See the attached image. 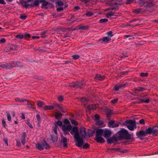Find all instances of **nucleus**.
<instances>
[{
	"instance_id": "10",
	"label": "nucleus",
	"mask_w": 158,
	"mask_h": 158,
	"mask_svg": "<svg viewBox=\"0 0 158 158\" xmlns=\"http://www.w3.org/2000/svg\"><path fill=\"white\" fill-rule=\"evenodd\" d=\"M152 134L156 135L158 132V125L154 127L152 129Z\"/></svg>"
},
{
	"instance_id": "22",
	"label": "nucleus",
	"mask_w": 158,
	"mask_h": 158,
	"mask_svg": "<svg viewBox=\"0 0 158 158\" xmlns=\"http://www.w3.org/2000/svg\"><path fill=\"white\" fill-rule=\"evenodd\" d=\"M102 40L105 42H108L111 40L109 36L105 37L102 39Z\"/></svg>"
},
{
	"instance_id": "14",
	"label": "nucleus",
	"mask_w": 158,
	"mask_h": 158,
	"mask_svg": "<svg viewBox=\"0 0 158 158\" xmlns=\"http://www.w3.org/2000/svg\"><path fill=\"white\" fill-rule=\"evenodd\" d=\"M43 108L45 110H51L54 108V106L52 105L45 106H44Z\"/></svg>"
},
{
	"instance_id": "13",
	"label": "nucleus",
	"mask_w": 158,
	"mask_h": 158,
	"mask_svg": "<svg viewBox=\"0 0 158 158\" xmlns=\"http://www.w3.org/2000/svg\"><path fill=\"white\" fill-rule=\"evenodd\" d=\"M96 124L101 127H104L105 126V124L102 120L97 121L96 122Z\"/></svg>"
},
{
	"instance_id": "37",
	"label": "nucleus",
	"mask_w": 158,
	"mask_h": 158,
	"mask_svg": "<svg viewBox=\"0 0 158 158\" xmlns=\"http://www.w3.org/2000/svg\"><path fill=\"white\" fill-rule=\"evenodd\" d=\"M7 118L8 121H10L11 120V118L10 115V114L9 113H7Z\"/></svg>"
},
{
	"instance_id": "55",
	"label": "nucleus",
	"mask_w": 158,
	"mask_h": 158,
	"mask_svg": "<svg viewBox=\"0 0 158 158\" xmlns=\"http://www.w3.org/2000/svg\"><path fill=\"white\" fill-rule=\"evenodd\" d=\"M5 41V40L4 39H2L0 40V42H4Z\"/></svg>"
},
{
	"instance_id": "58",
	"label": "nucleus",
	"mask_w": 158,
	"mask_h": 158,
	"mask_svg": "<svg viewBox=\"0 0 158 158\" xmlns=\"http://www.w3.org/2000/svg\"><path fill=\"white\" fill-rule=\"evenodd\" d=\"M75 8L76 9V10H78V9H79V6H76L75 7Z\"/></svg>"
},
{
	"instance_id": "29",
	"label": "nucleus",
	"mask_w": 158,
	"mask_h": 158,
	"mask_svg": "<svg viewBox=\"0 0 158 158\" xmlns=\"http://www.w3.org/2000/svg\"><path fill=\"white\" fill-rule=\"evenodd\" d=\"M15 100L16 101L19 102H23L26 101V100L23 99H20L18 98H15Z\"/></svg>"
},
{
	"instance_id": "42",
	"label": "nucleus",
	"mask_w": 158,
	"mask_h": 158,
	"mask_svg": "<svg viewBox=\"0 0 158 158\" xmlns=\"http://www.w3.org/2000/svg\"><path fill=\"white\" fill-rule=\"evenodd\" d=\"M118 101V98H115L113 100H111V102L112 103L114 104L116 103Z\"/></svg>"
},
{
	"instance_id": "40",
	"label": "nucleus",
	"mask_w": 158,
	"mask_h": 158,
	"mask_svg": "<svg viewBox=\"0 0 158 158\" xmlns=\"http://www.w3.org/2000/svg\"><path fill=\"white\" fill-rule=\"evenodd\" d=\"M86 15L88 16H90L93 15V13L92 12H88L86 13Z\"/></svg>"
},
{
	"instance_id": "60",
	"label": "nucleus",
	"mask_w": 158,
	"mask_h": 158,
	"mask_svg": "<svg viewBox=\"0 0 158 158\" xmlns=\"http://www.w3.org/2000/svg\"><path fill=\"white\" fill-rule=\"evenodd\" d=\"M22 118L24 119H25V116L24 115H23Z\"/></svg>"
},
{
	"instance_id": "11",
	"label": "nucleus",
	"mask_w": 158,
	"mask_h": 158,
	"mask_svg": "<svg viewBox=\"0 0 158 158\" xmlns=\"http://www.w3.org/2000/svg\"><path fill=\"white\" fill-rule=\"evenodd\" d=\"M84 84V81H82L81 82H77L74 85V87H76L77 86H78L80 87H82V86L83 85V84Z\"/></svg>"
},
{
	"instance_id": "51",
	"label": "nucleus",
	"mask_w": 158,
	"mask_h": 158,
	"mask_svg": "<svg viewBox=\"0 0 158 158\" xmlns=\"http://www.w3.org/2000/svg\"><path fill=\"white\" fill-rule=\"evenodd\" d=\"M0 4H5V3L4 0H0Z\"/></svg>"
},
{
	"instance_id": "5",
	"label": "nucleus",
	"mask_w": 158,
	"mask_h": 158,
	"mask_svg": "<svg viewBox=\"0 0 158 158\" xmlns=\"http://www.w3.org/2000/svg\"><path fill=\"white\" fill-rule=\"evenodd\" d=\"M128 132L126 130L124 129H122L120 131L117 133L116 135L119 138H123L126 136Z\"/></svg>"
},
{
	"instance_id": "47",
	"label": "nucleus",
	"mask_w": 158,
	"mask_h": 158,
	"mask_svg": "<svg viewBox=\"0 0 158 158\" xmlns=\"http://www.w3.org/2000/svg\"><path fill=\"white\" fill-rule=\"evenodd\" d=\"M2 123L3 126L4 127H5V125H6V124H5V121L4 119H2Z\"/></svg>"
},
{
	"instance_id": "30",
	"label": "nucleus",
	"mask_w": 158,
	"mask_h": 158,
	"mask_svg": "<svg viewBox=\"0 0 158 158\" xmlns=\"http://www.w3.org/2000/svg\"><path fill=\"white\" fill-rule=\"evenodd\" d=\"M108 21V19H101L99 20V22L100 23H104Z\"/></svg>"
},
{
	"instance_id": "21",
	"label": "nucleus",
	"mask_w": 158,
	"mask_h": 158,
	"mask_svg": "<svg viewBox=\"0 0 158 158\" xmlns=\"http://www.w3.org/2000/svg\"><path fill=\"white\" fill-rule=\"evenodd\" d=\"M115 138L114 137H112L110 139H108L107 142L108 143H112L115 140Z\"/></svg>"
},
{
	"instance_id": "61",
	"label": "nucleus",
	"mask_w": 158,
	"mask_h": 158,
	"mask_svg": "<svg viewBox=\"0 0 158 158\" xmlns=\"http://www.w3.org/2000/svg\"><path fill=\"white\" fill-rule=\"evenodd\" d=\"M84 98H81V101H84Z\"/></svg>"
},
{
	"instance_id": "18",
	"label": "nucleus",
	"mask_w": 158,
	"mask_h": 158,
	"mask_svg": "<svg viewBox=\"0 0 158 158\" xmlns=\"http://www.w3.org/2000/svg\"><path fill=\"white\" fill-rule=\"evenodd\" d=\"M44 1V0H36L34 1V5L36 6H38L40 3H42Z\"/></svg>"
},
{
	"instance_id": "35",
	"label": "nucleus",
	"mask_w": 158,
	"mask_h": 158,
	"mask_svg": "<svg viewBox=\"0 0 158 158\" xmlns=\"http://www.w3.org/2000/svg\"><path fill=\"white\" fill-rule=\"evenodd\" d=\"M149 102V98H147L146 100L143 99L142 100H141V101L139 102H144L146 103H148Z\"/></svg>"
},
{
	"instance_id": "57",
	"label": "nucleus",
	"mask_w": 158,
	"mask_h": 158,
	"mask_svg": "<svg viewBox=\"0 0 158 158\" xmlns=\"http://www.w3.org/2000/svg\"><path fill=\"white\" fill-rule=\"evenodd\" d=\"M131 35H125L124 36V37H127V38H128V37H131Z\"/></svg>"
},
{
	"instance_id": "20",
	"label": "nucleus",
	"mask_w": 158,
	"mask_h": 158,
	"mask_svg": "<svg viewBox=\"0 0 158 158\" xmlns=\"http://www.w3.org/2000/svg\"><path fill=\"white\" fill-rule=\"evenodd\" d=\"M67 139L66 138L64 137L62 139L61 142L63 143V146L66 147L67 144Z\"/></svg>"
},
{
	"instance_id": "26",
	"label": "nucleus",
	"mask_w": 158,
	"mask_h": 158,
	"mask_svg": "<svg viewBox=\"0 0 158 158\" xmlns=\"http://www.w3.org/2000/svg\"><path fill=\"white\" fill-rule=\"evenodd\" d=\"M16 38L18 39H22L24 38V35L22 34L17 35H16Z\"/></svg>"
},
{
	"instance_id": "34",
	"label": "nucleus",
	"mask_w": 158,
	"mask_h": 158,
	"mask_svg": "<svg viewBox=\"0 0 158 158\" xmlns=\"http://www.w3.org/2000/svg\"><path fill=\"white\" fill-rule=\"evenodd\" d=\"M148 75V73H141L140 75L143 77H147Z\"/></svg>"
},
{
	"instance_id": "63",
	"label": "nucleus",
	"mask_w": 158,
	"mask_h": 158,
	"mask_svg": "<svg viewBox=\"0 0 158 158\" xmlns=\"http://www.w3.org/2000/svg\"><path fill=\"white\" fill-rule=\"evenodd\" d=\"M7 1H9V2H10V1H12V0H6Z\"/></svg>"
},
{
	"instance_id": "41",
	"label": "nucleus",
	"mask_w": 158,
	"mask_h": 158,
	"mask_svg": "<svg viewBox=\"0 0 158 158\" xmlns=\"http://www.w3.org/2000/svg\"><path fill=\"white\" fill-rule=\"evenodd\" d=\"M112 31H109L107 32V35L110 36V37H112L113 35L112 34Z\"/></svg>"
},
{
	"instance_id": "27",
	"label": "nucleus",
	"mask_w": 158,
	"mask_h": 158,
	"mask_svg": "<svg viewBox=\"0 0 158 158\" xmlns=\"http://www.w3.org/2000/svg\"><path fill=\"white\" fill-rule=\"evenodd\" d=\"M52 140L53 141L55 142L57 141V137L56 135L52 136L51 137Z\"/></svg>"
},
{
	"instance_id": "52",
	"label": "nucleus",
	"mask_w": 158,
	"mask_h": 158,
	"mask_svg": "<svg viewBox=\"0 0 158 158\" xmlns=\"http://www.w3.org/2000/svg\"><path fill=\"white\" fill-rule=\"evenodd\" d=\"M32 38L33 39H39L40 38V37L39 36H32Z\"/></svg>"
},
{
	"instance_id": "43",
	"label": "nucleus",
	"mask_w": 158,
	"mask_h": 158,
	"mask_svg": "<svg viewBox=\"0 0 158 158\" xmlns=\"http://www.w3.org/2000/svg\"><path fill=\"white\" fill-rule=\"evenodd\" d=\"M58 99L60 101H62L63 100V97L62 96H59L58 97Z\"/></svg>"
},
{
	"instance_id": "12",
	"label": "nucleus",
	"mask_w": 158,
	"mask_h": 158,
	"mask_svg": "<svg viewBox=\"0 0 158 158\" xmlns=\"http://www.w3.org/2000/svg\"><path fill=\"white\" fill-rule=\"evenodd\" d=\"M105 77L104 76H102L99 74L96 75L95 77V79L96 80H98L99 81L102 80Z\"/></svg>"
},
{
	"instance_id": "64",
	"label": "nucleus",
	"mask_w": 158,
	"mask_h": 158,
	"mask_svg": "<svg viewBox=\"0 0 158 158\" xmlns=\"http://www.w3.org/2000/svg\"><path fill=\"white\" fill-rule=\"evenodd\" d=\"M81 1H86V0H81Z\"/></svg>"
},
{
	"instance_id": "17",
	"label": "nucleus",
	"mask_w": 158,
	"mask_h": 158,
	"mask_svg": "<svg viewBox=\"0 0 158 158\" xmlns=\"http://www.w3.org/2000/svg\"><path fill=\"white\" fill-rule=\"evenodd\" d=\"M15 63H13V65L9 66L8 65H7L6 64H3L1 65V67L3 68H12L13 67H16V65L14 64Z\"/></svg>"
},
{
	"instance_id": "8",
	"label": "nucleus",
	"mask_w": 158,
	"mask_h": 158,
	"mask_svg": "<svg viewBox=\"0 0 158 158\" xmlns=\"http://www.w3.org/2000/svg\"><path fill=\"white\" fill-rule=\"evenodd\" d=\"M118 15L116 13H114L112 11L108 13L106 15V16L107 18H116Z\"/></svg>"
},
{
	"instance_id": "45",
	"label": "nucleus",
	"mask_w": 158,
	"mask_h": 158,
	"mask_svg": "<svg viewBox=\"0 0 158 158\" xmlns=\"http://www.w3.org/2000/svg\"><path fill=\"white\" fill-rule=\"evenodd\" d=\"M89 147V145L88 143H86L83 145V148H86Z\"/></svg>"
},
{
	"instance_id": "32",
	"label": "nucleus",
	"mask_w": 158,
	"mask_h": 158,
	"mask_svg": "<svg viewBox=\"0 0 158 158\" xmlns=\"http://www.w3.org/2000/svg\"><path fill=\"white\" fill-rule=\"evenodd\" d=\"M99 116L98 114H96L94 116V119L96 121V122L97 121H99Z\"/></svg>"
},
{
	"instance_id": "7",
	"label": "nucleus",
	"mask_w": 158,
	"mask_h": 158,
	"mask_svg": "<svg viewBox=\"0 0 158 158\" xmlns=\"http://www.w3.org/2000/svg\"><path fill=\"white\" fill-rule=\"evenodd\" d=\"M109 125L110 127H118L119 125V123L117 122L112 120L109 122Z\"/></svg>"
},
{
	"instance_id": "2",
	"label": "nucleus",
	"mask_w": 158,
	"mask_h": 158,
	"mask_svg": "<svg viewBox=\"0 0 158 158\" xmlns=\"http://www.w3.org/2000/svg\"><path fill=\"white\" fill-rule=\"evenodd\" d=\"M37 149L40 150H43L44 148L48 149L50 148L49 144L46 142H44L42 143H37L36 144Z\"/></svg>"
},
{
	"instance_id": "48",
	"label": "nucleus",
	"mask_w": 158,
	"mask_h": 158,
	"mask_svg": "<svg viewBox=\"0 0 158 158\" xmlns=\"http://www.w3.org/2000/svg\"><path fill=\"white\" fill-rule=\"evenodd\" d=\"M110 5H112V6H113V7H112V9H114V8L115 9L116 8V7L115 6H114V5H116V3H115L114 4V3H110Z\"/></svg>"
},
{
	"instance_id": "25",
	"label": "nucleus",
	"mask_w": 158,
	"mask_h": 158,
	"mask_svg": "<svg viewBox=\"0 0 158 158\" xmlns=\"http://www.w3.org/2000/svg\"><path fill=\"white\" fill-rule=\"evenodd\" d=\"M98 107V105L96 104H92L89 106V108L92 109H95Z\"/></svg>"
},
{
	"instance_id": "36",
	"label": "nucleus",
	"mask_w": 158,
	"mask_h": 158,
	"mask_svg": "<svg viewBox=\"0 0 158 158\" xmlns=\"http://www.w3.org/2000/svg\"><path fill=\"white\" fill-rule=\"evenodd\" d=\"M56 3L58 4V5L59 6H62L63 5V3L61 1H58Z\"/></svg>"
},
{
	"instance_id": "33",
	"label": "nucleus",
	"mask_w": 158,
	"mask_h": 158,
	"mask_svg": "<svg viewBox=\"0 0 158 158\" xmlns=\"http://www.w3.org/2000/svg\"><path fill=\"white\" fill-rule=\"evenodd\" d=\"M72 57L74 59L76 60L79 58L80 56L78 55H73Z\"/></svg>"
},
{
	"instance_id": "6",
	"label": "nucleus",
	"mask_w": 158,
	"mask_h": 158,
	"mask_svg": "<svg viewBox=\"0 0 158 158\" xmlns=\"http://www.w3.org/2000/svg\"><path fill=\"white\" fill-rule=\"evenodd\" d=\"M97 131L98 129L96 130V136L95 138L96 140L98 142L104 143L105 142L104 139L100 136L101 135H102V134L100 133V132H99L98 134Z\"/></svg>"
},
{
	"instance_id": "31",
	"label": "nucleus",
	"mask_w": 158,
	"mask_h": 158,
	"mask_svg": "<svg viewBox=\"0 0 158 158\" xmlns=\"http://www.w3.org/2000/svg\"><path fill=\"white\" fill-rule=\"evenodd\" d=\"M24 38H29L31 37V35L30 34L27 33H25L23 35Z\"/></svg>"
},
{
	"instance_id": "38",
	"label": "nucleus",
	"mask_w": 158,
	"mask_h": 158,
	"mask_svg": "<svg viewBox=\"0 0 158 158\" xmlns=\"http://www.w3.org/2000/svg\"><path fill=\"white\" fill-rule=\"evenodd\" d=\"M57 129L58 127L56 125L54 129V131L56 135L57 134Z\"/></svg>"
},
{
	"instance_id": "15",
	"label": "nucleus",
	"mask_w": 158,
	"mask_h": 158,
	"mask_svg": "<svg viewBox=\"0 0 158 158\" xmlns=\"http://www.w3.org/2000/svg\"><path fill=\"white\" fill-rule=\"evenodd\" d=\"M62 114L59 112H56L55 114V118L58 119H60L62 117Z\"/></svg>"
},
{
	"instance_id": "1",
	"label": "nucleus",
	"mask_w": 158,
	"mask_h": 158,
	"mask_svg": "<svg viewBox=\"0 0 158 158\" xmlns=\"http://www.w3.org/2000/svg\"><path fill=\"white\" fill-rule=\"evenodd\" d=\"M63 123L60 121L56 122V124L60 127L64 134L65 135L69 134V132H70L71 135H74V138L76 140V145L79 147L82 146L83 144L82 139L85 137L86 136V132L84 128H81L80 130V135L78 133V128L75 127L72 128L70 124V122L67 119L64 120Z\"/></svg>"
},
{
	"instance_id": "3",
	"label": "nucleus",
	"mask_w": 158,
	"mask_h": 158,
	"mask_svg": "<svg viewBox=\"0 0 158 158\" xmlns=\"http://www.w3.org/2000/svg\"><path fill=\"white\" fill-rule=\"evenodd\" d=\"M99 132L102 134V135L104 137L107 138L109 137L111 134L110 131L107 130L106 129H98L97 133H98Z\"/></svg>"
},
{
	"instance_id": "56",
	"label": "nucleus",
	"mask_w": 158,
	"mask_h": 158,
	"mask_svg": "<svg viewBox=\"0 0 158 158\" xmlns=\"http://www.w3.org/2000/svg\"><path fill=\"white\" fill-rule=\"evenodd\" d=\"M17 145L18 146H20V142H19V141H17Z\"/></svg>"
},
{
	"instance_id": "28",
	"label": "nucleus",
	"mask_w": 158,
	"mask_h": 158,
	"mask_svg": "<svg viewBox=\"0 0 158 158\" xmlns=\"http://www.w3.org/2000/svg\"><path fill=\"white\" fill-rule=\"evenodd\" d=\"M70 120L71 123L73 125L76 126L78 124L77 123L75 120L73 119H70Z\"/></svg>"
},
{
	"instance_id": "4",
	"label": "nucleus",
	"mask_w": 158,
	"mask_h": 158,
	"mask_svg": "<svg viewBox=\"0 0 158 158\" xmlns=\"http://www.w3.org/2000/svg\"><path fill=\"white\" fill-rule=\"evenodd\" d=\"M125 122L129 124L127 127L129 130L132 131L136 128V124L134 121L131 120H127L125 121Z\"/></svg>"
},
{
	"instance_id": "19",
	"label": "nucleus",
	"mask_w": 158,
	"mask_h": 158,
	"mask_svg": "<svg viewBox=\"0 0 158 158\" xmlns=\"http://www.w3.org/2000/svg\"><path fill=\"white\" fill-rule=\"evenodd\" d=\"M26 136V134L25 132L23 133L21 143L23 145L25 144V138Z\"/></svg>"
},
{
	"instance_id": "46",
	"label": "nucleus",
	"mask_w": 158,
	"mask_h": 158,
	"mask_svg": "<svg viewBox=\"0 0 158 158\" xmlns=\"http://www.w3.org/2000/svg\"><path fill=\"white\" fill-rule=\"evenodd\" d=\"M42 3H43L42 5L44 6H45L48 4V2L45 1L44 0L43 2Z\"/></svg>"
},
{
	"instance_id": "50",
	"label": "nucleus",
	"mask_w": 158,
	"mask_h": 158,
	"mask_svg": "<svg viewBox=\"0 0 158 158\" xmlns=\"http://www.w3.org/2000/svg\"><path fill=\"white\" fill-rule=\"evenodd\" d=\"M56 10L58 11H61L63 10V8L62 7H58L57 8Z\"/></svg>"
},
{
	"instance_id": "54",
	"label": "nucleus",
	"mask_w": 158,
	"mask_h": 158,
	"mask_svg": "<svg viewBox=\"0 0 158 158\" xmlns=\"http://www.w3.org/2000/svg\"><path fill=\"white\" fill-rule=\"evenodd\" d=\"M138 90L139 91H143L144 90V89L143 88H139Z\"/></svg>"
},
{
	"instance_id": "9",
	"label": "nucleus",
	"mask_w": 158,
	"mask_h": 158,
	"mask_svg": "<svg viewBox=\"0 0 158 158\" xmlns=\"http://www.w3.org/2000/svg\"><path fill=\"white\" fill-rule=\"evenodd\" d=\"M136 135L138 136H145L146 135V133L145 131H141L139 132H137Z\"/></svg>"
},
{
	"instance_id": "24",
	"label": "nucleus",
	"mask_w": 158,
	"mask_h": 158,
	"mask_svg": "<svg viewBox=\"0 0 158 158\" xmlns=\"http://www.w3.org/2000/svg\"><path fill=\"white\" fill-rule=\"evenodd\" d=\"M124 85H116L114 86V89L116 90H118L120 88H121L123 87V86Z\"/></svg>"
},
{
	"instance_id": "23",
	"label": "nucleus",
	"mask_w": 158,
	"mask_h": 158,
	"mask_svg": "<svg viewBox=\"0 0 158 158\" xmlns=\"http://www.w3.org/2000/svg\"><path fill=\"white\" fill-rule=\"evenodd\" d=\"M145 131L146 132V134H152V129L151 128H149L147 129Z\"/></svg>"
},
{
	"instance_id": "53",
	"label": "nucleus",
	"mask_w": 158,
	"mask_h": 158,
	"mask_svg": "<svg viewBox=\"0 0 158 158\" xmlns=\"http://www.w3.org/2000/svg\"><path fill=\"white\" fill-rule=\"evenodd\" d=\"M37 119L39 121L40 119V117L39 115H37L36 116Z\"/></svg>"
},
{
	"instance_id": "49",
	"label": "nucleus",
	"mask_w": 158,
	"mask_h": 158,
	"mask_svg": "<svg viewBox=\"0 0 158 158\" xmlns=\"http://www.w3.org/2000/svg\"><path fill=\"white\" fill-rule=\"evenodd\" d=\"M4 142H5V144L7 145L8 146V143L7 142V139H4Z\"/></svg>"
},
{
	"instance_id": "62",
	"label": "nucleus",
	"mask_w": 158,
	"mask_h": 158,
	"mask_svg": "<svg viewBox=\"0 0 158 158\" xmlns=\"http://www.w3.org/2000/svg\"><path fill=\"white\" fill-rule=\"evenodd\" d=\"M14 122H15V124H17V121H15Z\"/></svg>"
},
{
	"instance_id": "16",
	"label": "nucleus",
	"mask_w": 158,
	"mask_h": 158,
	"mask_svg": "<svg viewBox=\"0 0 158 158\" xmlns=\"http://www.w3.org/2000/svg\"><path fill=\"white\" fill-rule=\"evenodd\" d=\"M36 102L38 107L43 108V106L44 105V102L40 101H38Z\"/></svg>"
},
{
	"instance_id": "39",
	"label": "nucleus",
	"mask_w": 158,
	"mask_h": 158,
	"mask_svg": "<svg viewBox=\"0 0 158 158\" xmlns=\"http://www.w3.org/2000/svg\"><path fill=\"white\" fill-rule=\"evenodd\" d=\"M27 16L25 15H21L20 16V18L22 19H25L26 18Z\"/></svg>"
},
{
	"instance_id": "59",
	"label": "nucleus",
	"mask_w": 158,
	"mask_h": 158,
	"mask_svg": "<svg viewBox=\"0 0 158 158\" xmlns=\"http://www.w3.org/2000/svg\"><path fill=\"white\" fill-rule=\"evenodd\" d=\"M12 116L13 117H15V113H12Z\"/></svg>"
},
{
	"instance_id": "44",
	"label": "nucleus",
	"mask_w": 158,
	"mask_h": 158,
	"mask_svg": "<svg viewBox=\"0 0 158 158\" xmlns=\"http://www.w3.org/2000/svg\"><path fill=\"white\" fill-rule=\"evenodd\" d=\"M139 123L140 124L143 125L145 123L144 120L143 119H141L139 120Z\"/></svg>"
}]
</instances>
